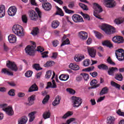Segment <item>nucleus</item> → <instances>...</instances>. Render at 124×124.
<instances>
[{"instance_id": "4c0bfd02", "label": "nucleus", "mask_w": 124, "mask_h": 124, "mask_svg": "<svg viewBox=\"0 0 124 124\" xmlns=\"http://www.w3.org/2000/svg\"><path fill=\"white\" fill-rule=\"evenodd\" d=\"M98 68H99V69L107 70V69H108V66L104 64H101L98 66Z\"/></svg>"}, {"instance_id": "f03ea898", "label": "nucleus", "mask_w": 124, "mask_h": 124, "mask_svg": "<svg viewBox=\"0 0 124 124\" xmlns=\"http://www.w3.org/2000/svg\"><path fill=\"white\" fill-rule=\"evenodd\" d=\"M101 30L103 31L106 34H111V33H114L116 32V30L115 28L108 25V24H103L100 27Z\"/></svg>"}, {"instance_id": "9b49d317", "label": "nucleus", "mask_w": 124, "mask_h": 124, "mask_svg": "<svg viewBox=\"0 0 124 124\" xmlns=\"http://www.w3.org/2000/svg\"><path fill=\"white\" fill-rule=\"evenodd\" d=\"M88 54L91 58H94L96 55V50L93 47H88L87 48Z\"/></svg>"}, {"instance_id": "0e129e2a", "label": "nucleus", "mask_w": 124, "mask_h": 124, "mask_svg": "<svg viewBox=\"0 0 124 124\" xmlns=\"http://www.w3.org/2000/svg\"><path fill=\"white\" fill-rule=\"evenodd\" d=\"M74 121H75V118H71L68 120L65 123H63L62 124H70L72 122H74Z\"/></svg>"}, {"instance_id": "6e6552de", "label": "nucleus", "mask_w": 124, "mask_h": 124, "mask_svg": "<svg viewBox=\"0 0 124 124\" xmlns=\"http://www.w3.org/2000/svg\"><path fill=\"white\" fill-rule=\"evenodd\" d=\"M35 49V46H28L25 48V52L28 55L30 56H33L34 54V49Z\"/></svg>"}, {"instance_id": "09e8293b", "label": "nucleus", "mask_w": 124, "mask_h": 124, "mask_svg": "<svg viewBox=\"0 0 124 124\" xmlns=\"http://www.w3.org/2000/svg\"><path fill=\"white\" fill-rule=\"evenodd\" d=\"M52 71L49 70L46 72L45 77L46 78V79H49V78H50V77H51V75H52Z\"/></svg>"}, {"instance_id": "13d9d810", "label": "nucleus", "mask_w": 124, "mask_h": 124, "mask_svg": "<svg viewBox=\"0 0 124 124\" xmlns=\"http://www.w3.org/2000/svg\"><path fill=\"white\" fill-rule=\"evenodd\" d=\"M81 75L83 77V79H84L85 81H88V80H89V77L88 74H81Z\"/></svg>"}, {"instance_id": "69168bd1", "label": "nucleus", "mask_w": 124, "mask_h": 124, "mask_svg": "<svg viewBox=\"0 0 124 124\" xmlns=\"http://www.w3.org/2000/svg\"><path fill=\"white\" fill-rule=\"evenodd\" d=\"M37 51H38V52H40L41 53H42V52L44 51V48L41 46H39L37 47Z\"/></svg>"}, {"instance_id": "a211bd4d", "label": "nucleus", "mask_w": 124, "mask_h": 124, "mask_svg": "<svg viewBox=\"0 0 124 124\" xmlns=\"http://www.w3.org/2000/svg\"><path fill=\"white\" fill-rule=\"evenodd\" d=\"M42 7L46 11H50L52 9V5L50 3H46L42 4Z\"/></svg>"}, {"instance_id": "338daca9", "label": "nucleus", "mask_w": 124, "mask_h": 124, "mask_svg": "<svg viewBox=\"0 0 124 124\" xmlns=\"http://www.w3.org/2000/svg\"><path fill=\"white\" fill-rule=\"evenodd\" d=\"M52 44L54 46V47H57L58 45H59V42L58 40H56L52 42Z\"/></svg>"}, {"instance_id": "9d476101", "label": "nucleus", "mask_w": 124, "mask_h": 124, "mask_svg": "<svg viewBox=\"0 0 124 124\" xmlns=\"http://www.w3.org/2000/svg\"><path fill=\"white\" fill-rule=\"evenodd\" d=\"M17 13V8L15 6H13L10 7L8 10V14L9 16H15L16 13Z\"/></svg>"}, {"instance_id": "603ef678", "label": "nucleus", "mask_w": 124, "mask_h": 124, "mask_svg": "<svg viewBox=\"0 0 124 124\" xmlns=\"http://www.w3.org/2000/svg\"><path fill=\"white\" fill-rule=\"evenodd\" d=\"M79 5L82 9H83V10H88V7L87 6V5L82 3H79Z\"/></svg>"}, {"instance_id": "c03bdc74", "label": "nucleus", "mask_w": 124, "mask_h": 124, "mask_svg": "<svg viewBox=\"0 0 124 124\" xmlns=\"http://www.w3.org/2000/svg\"><path fill=\"white\" fill-rule=\"evenodd\" d=\"M93 32L96 37H97V38H98L99 39L102 38V35L101 34V33L98 32H96V31H94Z\"/></svg>"}, {"instance_id": "20e7f679", "label": "nucleus", "mask_w": 124, "mask_h": 124, "mask_svg": "<svg viewBox=\"0 0 124 124\" xmlns=\"http://www.w3.org/2000/svg\"><path fill=\"white\" fill-rule=\"evenodd\" d=\"M103 4L106 7L112 8V7L116 6L117 3L114 0H104Z\"/></svg>"}, {"instance_id": "4d7b16f0", "label": "nucleus", "mask_w": 124, "mask_h": 124, "mask_svg": "<svg viewBox=\"0 0 124 124\" xmlns=\"http://www.w3.org/2000/svg\"><path fill=\"white\" fill-rule=\"evenodd\" d=\"M33 68L36 70H41V69H42V68L40 67L39 64H35L34 65H33Z\"/></svg>"}, {"instance_id": "5fc2aeb1", "label": "nucleus", "mask_w": 124, "mask_h": 124, "mask_svg": "<svg viewBox=\"0 0 124 124\" xmlns=\"http://www.w3.org/2000/svg\"><path fill=\"white\" fill-rule=\"evenodd\" d=\"M66 92L69 93L70 94H74L75 93V91L70 88H67L66 89Z\"/></svg>"}, {"instance_id": "6ab92c4d", "label": "nucleus", "mask_w": 124, "mask_h": 124, "mask_svg": "<svg viewBox=\"0 0 124 124\" xmlns=\"http://www.w3.org/2000/svg\"><path fill=\"white\" fill-rule=\"evenodd\" d=\"M8 39L10 43H16L17 41V37L15 35L11 34L8 36Z\"/></svg>"}, {"instance_id": "f8f14e48", "label": "nucleus", "mask_w": 124, "mask_h": 124, "mask_svg": "<svg viewBox=\"0 0 124 124\" xmlns=\"http://www.w3.org/2000/svg\"><path fill=\"white\" fill-rule=\"evenodd\" d=\"M112 41L118 44L124 43V38L120 36H116L112 38Z\"/></svg>"}, {"instance_id": "dca6fc26", "label": "nucleus", "mask_w": 124, "mask_h": 124, "mask_svg": "<svg viewBox=\"0 0 124 124\" xmlns=\"http://www.w3.org/2000/svg\"><path fill=\"white\" fill-rule=\"evenodd\" d=\"M74 60L75 62H82L83 60H85V55L83 54L77 55L75 56Z\"/></svg>"}, {"instance_id": "4468645a", "label": "nucleus", "mask_w": 124, "mask_h": 124, "mask_svg": "<svg viewBox=\"0 0 124 124\" xmlns=\"http://www.w3.org/2000/svg\"><path fill=\"white\" fill-rule=\"evenodd\" d=\"M29 15L31 20L35 21L37 19V14H36L34 11H30Z\"/></svg>"}, {"instance_id": "a19ab883", "label": "nucleus", "mask_w": 124, "mask_h": 124, "mask_svg": "<svg viewBox=\"0 0 124 124\" xmlns=\"http://www.w3.org/2000/svg\"><path fill=\"white\" fill-rule=\"evenodd\" d=\"M8 107V105L7 104H0V108L3 111H5L6 108Z\"/></svg>"}, {"instance_id": "3c124183", "label": "nucleus", "mask_w": 124, "mask_h": 124, "mask_svg": "<svg viewBox=\"0 0 124 124\" xmlns=\"http://www.w3.org/2000/svg\"><path fill=\"white\" fill-rule=\"evenodd\" d=\"M57 15H60V16H63V12H62V10H61V8H59V7H57Z\"/></svg>"}, {"instance_id": "4be33fe9", "label": "nucleus", "mask_w": 124, "mask_h": 124, "mask_svg": "<svg viewBox=\"0 0 124 124\" xmlns=\"http://www.w3.org/2000/svg\"><path fill=\"white\" fill-rule=\"evenodd\" d=\"M37 112L36 111L31 112L30 113L28 114L29 117V122L31 123V122L33 121V120L35 118V114H36Z\"/></svg>"}, {"instance_id": "5701e85b", "label": "nucleus", "mask_w": 124, "mask_h": 124, "mask_svg": "<svg viewBox=\"0 0 124 124\" xmlns=\"http://www.w3.org/2000/svg\"><path fill=\"white\" fill-rule=\"evenodd\" d=\"M1 73L5 74V75H8L9 76H13V73L9 71L7 68H3L1 71Z\"/></svg>"}, {"instance_id": "774afa93", "label": "nucleus", "mask_w": 124, "mask_h": 124, "mask_svg": "<svg viewBox=\"0 0 124 124\" xmlns=\"http://www.w3.org/2000/svg\"><path fill=\"white\" fill-rule=\"evenodd\" d=\"M116 113L118 114V115H119V116H122L123 117H124V112H122L121 110L119 109L117 110Z\"/></svg>"}, {"instance_id": "de8ad7c7", "label": "nucleus", "mask_w": 124, "mask_h": 124, "mask_svg": "<svg viewBox=\"0 0 124 124\" xmlns=\"http://www.w3.org/2000/svg\"><path fill=\"white\" fill-rule=\"evenodd\" d=\"M81 14L85 20H86L87 21H90V16H89L88 14H84L83 13H81Z\"/></svg>"}, {"instance_id": "49530a36", "label": "nucleus", "mask_w": 124, "mask_h": 124, "mask_svg": "<svg viewBox=\"0 0 124 124\" xmlns=\"http://www.w3.org/2000/svg\"><path fill=\"white\" fill-rule=\"evenodd\" d=\"M70 43L69 39H66L65 41H62V44H61V47L64 46V45H68Z\"/></svg>"}, {"instance_id": "e433bc0d", "label": "nucleus", "mask_w": 124, "mask_h": 124, "mask_svg": "<svg viewBox=\"0 0 124 124\" xmlns=\"http://www.w3.org/2000/svg\"><path fill=\"white\" fill-rule=\"evenodd\" d=\"M63 10H64L65 12L66 13H67L68 14H73L74 13V11H72L71 10H69L67 8V7L64 6L63 7Z\"/></svg>"}, {"instance_id": "bf43d9fd", "label": "nucleus", "mask_w": 124, "mask_h": 124, "mask_svg": "<svg viewBox=\"0 0 124 124\" xmlns=\"http://www.w3.org/2000/svg\"><path fill=\"white\" fill-rule=\"evenodd\" d=\"M75 6V3L74 2H70L68 5V7L70 9H72Z\"/></svg>"}, {"instance_id": "aec40b11", "label": "nucleus", "mask_w": 124, "mask_h": 124, "mask_svg": "<svg viewBox=\"0 0 124 124\" xmlns=\"http://www.w3.org/2000/svg\"><path fill=\"white\" fill-rule=\"evenodd\" d=\"M118 71V68L117 67H110L109 68L108 73L110 76H114L115 72Z\"/></svg>"}, {"instance_id": "8fccbe9b", "label": "nucleus", "mask_w": 124, "mask_h": 124, "mask_svg": "<svg viewBox=\"0 0 124 124\" xmlns=\"http://www.w3.org/2000/svg\"><path fill=\"white\" fill-rule=\"evenodd\" d=\"M49 97L50 96L49 95H46L42 101L43 104H46V103L48 102V100H49Z\"/></svg>"}, {"instance_id": "680f3d73", "label": "nucleus", "mask_w": 124, "mask_h": 124, "mask_svg": "<svg viewBox=\"0 0 124 124\" xmlns=\"http://www.w3.org/2000/svg\"><path fill=\"white\" fill-rule=\"evenodd\" d=\"M8 94L11 96H14L15 95V92H14V90L11 89L10 90L8 93Z\"/></svg>"}, {"instance_id": "864d4df0", "label": "nucleus", "mask_w": 124, "mask_h": 124, "mask_svg": "<svg viewBox=\"0 0 124 124\" xmlns=\"http://www.w3.org/2000/svg\"><path fill=\"white\" fill-rule=\"evenodd\" d=\"M94 69V66H91L89 67L88 68H85L84 70H83V71H86L87 72H90L91 71H93V70Z\"/></svg>"}, {"instance_id": "bb28decb", "label": "nucleus", "mask_w": 124, "mask_h": 124, "mask_svg": "<svg viewBox=\"0 0 124 124\" xmlns=\"http://www.w3.org/2000/svg\"><path fill=\"white\" fill-rule=\"evenodd\" d=\"M102 45L107 46V47H108V48L113 47V45L108 40H106L103 42Z\"/></svg>"}, {"instance_id": "423d86ee", "label": "nucleus", "mask_w": 124, "mask_h": 124, "mask_svg": "<svg viewBox=\"0 0 124 124\" xmlns=\"http://www.w3.org/2000/svg\"><path fill=\"white\" fill-rule=\"evenodd\" d=\"M73 107L77 108L82 104V99L80 97H74L73 98Z\"/></svg>"}, {"instance_id": "0eeeda50", "label": "nucleus", "mask_w": 124, "mask_h": 124, "mask_svg": "<svg viewBox=\"0 0 124 124\" xmlns=\"http://www.w3.org/2000/svg\"><path fill=\"white\" fill-rule=\"evenodd\" d=\"M72 19L75 23H82V22H84L82 16L77 14L73 15L72 16Z\"/></svg>"}, {"instance_id": "7ed1b4c3", "label": "nucleus", "mask_w": 124, "mask_h": 124, "mask_svg": "<svg viewBox=\"0 0 124 124\" xmlns=\"http://www.w3.org/2000/svg\"><path fill=\"white\" fill-rule=\"evenodd\" d=\"M93 9L94 10V13L93 15L96 18H97L98 19H101V18H100V16L97 15L96 13H100L101 12H102V8H101V6L99 5V4L96 3H93Z\"/></svg>"}, {"instance_id": "72a5a7b5", "label": "nucleus", "mask_w": 124, "mask_h": 124, "mask_svg": "<svg viewBox=\"0 0 124 124\" xmlns=\"http://www.w3.org/2000/svg\"><path fill=\"white\" fill-rule=\"evenodd\" d=\"M51 116V113L49 111H46L43 114V118L46 120L47 119H49Z\"/></svg>"}, {"instance_id": "2eb2a0df", "label": "nucleus", "mask_w": 124, "mask_h": 124, "mask_svg": "<svg viewBox=\"0 0 124 124\" xmlns=\"http://www.w3.org/2000/svg\"><path fill=\"white\" fill-rule=\"evenodd\" d=\"M78 36L80 39L86 40L88 38V33L84 31H81L78 32Z\"/></svg>"}, {"instance_id": "c85d7f7f", "label": "nucleus", "mask_w": 124, "mask_h": 124, "mask_svg": "<svg viewBox=\"0 0 124 124\" xmlns=\"http://www.w3.org/2000/svg\"><path fill=\"white\" fill-rule=\"evenodd\" d=\"M48 88H52V89H55L57 88V85L55 83V80H52V82H48L47 87H46V89H48Z\"/></svg>"}, {"instance_id": "f3484780", "label": "nucleus", "mask_w": 124, "mask_h": 124, "mask_svg": "<svg viewBox=\"0 0 124 124\" xmlns=\"http://www.w3.org/2000/svg\"><path fill=\"white\" fill-rule=\"evenodd\" d=\"M4 112H5L6 114H7V115L8 116H13L14 114L13 108L10 106L7 107Z\"/></svg>"}, {"instance_id": "2f4dec72", "label": "nucleus", "mask_w": 124, "mask_h": 124, "mask_svg": "<svg viewBox=\"0 0 124 124\" xmlns=\"http://www.w3.org/2000/svg\"><path fill=\"white\" fill-rule=\"evenodd\" d=\"M72 115H73V112L72 111H68L65 114H64L63 116H62V119L63 120H65L66 119H67L68 117L72 116Z\"/></svg>"}, {"instance_id": "f704fd0d", "label": "nucleus", "mask_w": 124, "mask_h": 124, "mask_svg": "<svg viewBox=\"0 0 124 124\" xmlns=\"http://www.w3.org/2000/svg\"><path fill=\"white\" fill-rule=\"evenodd\" d=\"M97 84V80L96 79H93L90 82L91 86H94L95 88H97V87H99V84Z\"/></svg>"}, {"instance_id": "c756f323", "label": "nucleus", "mask_w": 124, "mask_h": 124, "mask_svg": "<svg viewBox=\"0 0 124 124\" xmlns=\"http://www.w3.org/2000/svg\"><path fill=\"white\" fill-rule=\"evenodd\" d=\"M69 68H71V69H72L73 70H78L79 66L76 64L74 63H70L69 65Z\"/></svg>"}, {"instance_id": "79ce46f5", "label": "nucleus", "mask_w": 124, "mask_h": 124, "mask_svg": "<svg viewBox=\"0 0 124 124\" xmlns=\"http://www.w3.org/2000/svg\"><path fill=\"white\" fill-rule=\"evenodd\" d=\"M54 63V61L47 62L44 65V66H45V67H49V66H52Z\"/></svg>"}, {"instance_id": "052dcab7", "label": "nucleus", "mask_w": 124, "mask_h": 124, "mask_svg": "<svg viewBox=\"0 0 124 124\" xmlns=\"http://www.w3.org/2000/svg\"><path fill=\"white\" fill-rule=\"evenodd\" d=\"M48 51H45L44 52H43L41 53L42 55V58H43V59L45 58H47L48 57Z\"/></svg>"}, {"instance_id": "393cba45", "label": "nucleus", "mask_w": 124, "mask_h": 124, "mask_svg": "<svg viewBox=\"0 0 124 124\" xmlns=\"http://www.w3.org/2000/svg\"><path fill=\"white\" fill-rule=\"evenodd\" d=\"M69 78V75L67 74H62L59 76V79L61 81H67Z\"/></svg>"}, {"instance_id": "6e6d98bb", "label": "nucleus", "mask_w": 124, "mask_h": 124, "mask_svg": "<svg viewBox=\"0 0 124 124\" xmlns=\"http://www.w3.org/2000/svg\"><path fill=\"white\" fill-rule=\"evenodd\" d=\"M31 75H32V72L31 71H28L25 73V76L28 78L31 77Z\"/></svg>"}, {"instance_id": "cd10ccee", "label": "nucleus", "mask_w": 124, "mask_h": 124, "mask_svg": "<svg viewBox=\"0 0 124 124\" xmlns=\"http://www.w3.org/2000/svg\"><path fill=\"white\" fill-rule=\"evenodd\" d=\"M38 91V87H37V85L36 84L32 85L29 90V93H31L32 92H37Z\"/></svg>"}, {"instance_id": "f257e3e1", "label": "nucleus", "mask_w": 124, "mask_h": 124, "mask_svg": "<svg viewBox=\"0 0 124 124\" xmlns=\"http://www.w3.org/2000/svg\"><path fill=\"white\" fill-rule=\"evenodd\" d=\"M13 31L15 34L18 36H24L25 33L24 32V29L18 24L15 25L13 27Z\"/></svg>"}, {"instance_id": "7c9ffc66", "label": "nucleus", "mask_w": 124, "mask_h": 124, "mask_svg": "<svg viewBox=\"0 0 124 124\" xmlns=\"http://www.w3.org/2000/svg\"><path fill=\"white\" fill-rule=\"evenodd\" d=\"M60 26V22L55 20L53 21L51 23V27L52 29H57Z\"/></svg>"}, {"instance_id": "37998d69", "label": "nucleus", "mask_w": 124, "mask_h": 124, "mask_svg": "<svg viewBox=\"0 0 124 124\" xmlns=\"http://www.w3.org/2000/svg\"><path fill=\"white\" fill-rule=\"evenodd\" d=\"M39 32V30H38V28H34L33 31H31V33L32 35H37V33Z\"/></svg>"}, {"instance_id": "1a4fd4ad", "label": "nucleus", "mask_w": 124, "mask_h": 124, "mask_svg": "<svg viewBox=\"0 0 124 124\" xmlns=\"http://www.w3.org/2000/svg\"><path fill=\"white\" fill-rule=\"evenodd\" d=\"M7 66L8 68H10V69H11L14 71H17V70H18V68L15 62H14L8 61L7 62Z\"/></svg>"}, {"instance_id": "a878e982", "label": "nucleus", "mask_w": 124, "mask_h": 124, "mask_svg": "<svg viewBox=\"0 0 124 124\" xmlns=\"http://www.w3.org/2000/svg\"><path fill=\"white\" fill-rule=\"evenodd\" d=\"M61 98L60 97V96H56L52 103V105L54 106H57V105H59V104H60V102H61Z\"/></svg>"}, {"instance_id": "c9c22d12", "label": "nucleus", "mask_w": 124, "mask_h": 124, "mask_svg": "<svg viewBox=\"0 0 124 124\" xmlns=\"http://www.w3.org/2000/svg\"><path fill=\"white\" fill-rule=\"evenodd\" d=\"M108 93V88L107 87H105L102 89L100 93V95H103L106 94Z\"/></svg>"}, {"instance_id": "ddd939ff", "label": "nucleus", "mask_w": 124, "mask_h": 124, "mask_svg": "<svg viewBox=\"0 0 124 124\" xmlns=\"http://www.w3.org/2000/svg\"><path fill=\"white\" fill-rule=\"evenodd\" d=\"M117 119L113 115L109 116L107 117L106 124H115V122Z\"/></svg>"}, {"instance_id": "58836bf2", "label": "nucleus", "mask_w": 124, "mask_h": 124, "mask_svg": "<svg viewBox=\"0 0 124 124\" xmlns=\"http://www.w3.org/2000/svg\"><path fill=\"white\" fill-rule=\"evenodd\" d=\"M83 66H89L91 64V61L89 59H85L83 62Z\"/></svg>"}, {"instance_id": "ea45409f", "label": "nucleus", "mask_w": 124, "mask_h": 124, "mask_svg": "<svg viewBox=\"0 0 124 124\" xmlns=\"http://www.w3.org/2000/svg\"><path fill=\"white\" fill-rule=\"evenodd\" d=\"M111 86H112V87H114L115 88H116V89H118V90H120L121 89V85L118 84V83L114 81H111Z\"/></svg>"}, {"instance_id": "e2e57ef3", "label": "nucleus", "mask_w": 124, "mask_h": 124, "mask_svg": "<svg viewBox=\"0 0 124 124\" xmlns=\"http://www.w3.org/2000/svg\"><path fill=\"white\" fill-rule=\"evenodd\" d=\"M22 20L23 23H25V24L28 23V17H27L26 16H25V15L22 16Z\"/></svg>"}, {"instance_id": "39448f33", "label": "nucleus", "mask_w": 124, "mask_h": 124, "mask_svg": "<svg viewBox=\"0 0 124 124\" xmlns=\"http://www.w3.org/2000/svg\"><path fill=\"white\" fill-rule=\"evenodd\" d=\"M115 55L118 61H124V50L122 49H118L115 51Z\"/></svg>"}, {"instance_id": "b1692460", "label": "nucleus", "mask_w": 124, "mask_h": 124, "mask_svg": "<svg viewBox=\"0 0 124 124\" xmlns=\"http://www.w3.org/2000/svg\"><path fill=\"white\" fill-rule=\"evenodd\" d=\"M28 122V118L26 116H24L18 120V124H26Z\"/></svg>"}, {"instance_id": "473e14b6", "label": "nucleus", "mask_w": 124, "mask_h": 124, "mask_svg": "<svg viewBox=\"0 0 124 124\" xmlns=\"http://www.w3.org/2000/svg\"><path fill=\"white\" fill-rule=\"evenodd\" d=\"M29 103L27 104V105H32L34 103V96L32 95L28 98Z\"/></svg>"}, {"instance_id": "412c9836", "label": "nucleus", "mask_w": 124, "mask_h": 124, "mask_svg": "<svg viewBox=\"0 0 124 124\" xmlns=\"http://www.w3.org/2000/svg\"><path fill=\"white\" fill-rule=\"evenodd\" d=\"M4 16H5V7L1 5L0 6V18H3Z\"/></svg>"}, {"instance_id": "a18cd8bd", "label": "nucleus", "mask_w": 124, "mask_h": 124, "mask_svg": "<svg viewBox=\"0 0 124 124\" xmlns=\"http://www.w3.org/2000/svg\"><path fill=\"white\" fill-rule=\"evenodd\" d=\"M115 79L118 80V81H122L123 80V76L122 75V74L116 75Z\"/></svg>"}]
</instances>
